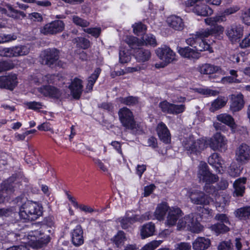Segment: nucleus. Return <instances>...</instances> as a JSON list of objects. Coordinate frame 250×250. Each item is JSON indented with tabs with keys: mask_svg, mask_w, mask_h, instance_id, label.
I'll return each mask as SVG.
<instances>
[{
	"mask_svg": "<svg viewBox=\"0 0 250 250\" xmlns=\"http://www.w3.org/2000/svg\"><path fill=\"white\" fill-rule=\"evenodd\" d=\"M136 51L134 53V56L139 62H145L148 61L151 58V52L149 50L143 48L137 47L135 48Z\"/></svg>",
	"mask_w": 250,
	"mask_h": 250,
	"instance_id": "c85d7f7f",
	"label": "nucleus"
},
{
	"mask_svg": "<svg viewBox=\"0 0 250 250\" xmlns=\"http://www.w3.org/2000/svg\"><path fill=\"white\" fill-rule=\"evenodd\" d=\"M37 90L42 95L53 99H59L62 94L58 88L50 85H43L39 87Z\"/></svg>",
	"mask_w": 250,
	"mask_h": 250,
	"instance_id": "f3484780",
	"label": "nucleus"
},
{
	"mask_svg": "<svg viewBox=\"0 0 250 250\" xmlns=\"http://www.w3.org/2000/svg\"><path fill=\"white\" fill-rule=\"evenodd\" d=\"M14 63L10 61H3L0 62V73L7 71L13 68Z\"/></svg>",
	"mask_w": 250,
	"mask_h": 250,
	"instance_id": "603ef678",
	"label": "nucleus"
},
{
	"mask_svg": "<svg viewBox=\"0 0 250 250\" xmlns=\"http://www.w3.org/2000/svg\"><path fill=\"white\" fill-rule=\"evenodd\" d=\"M6 8L0 6V13L5 14L15 20H21L26 17V14L21 11L15 9L10 4H6Z\"/></svg>",
	"mask_w": 250,
	"mask_h": 250,
	"instance_id": "2eb2a0df",
	"label": "nucleus"
},
{
	"mask_svg": "<svg viewBox=\"0 0 250 250\" xmlns=\"http://www.w3.org/2000/svg\"><path fill=\"white\" fill-rule=\"evenodd\" d=\"M14 191L13 183L11 182L10 179L3 181L0 185V204L4 202L8 199Z\"/></svg>",
	"mask_w": 250,
	"mask_h": 250,
	"instance_id": "dca6fc26",
	"label": "nucleus"
},
{
	"mask_svg": "<svg viewBox=\"0 0 250 250\" xmlns=\"http://www.w3.org/2000/svg\"><path fill=\"white\" fill-rule=\"evenodd\" d=\"M186 191V196L190 200L192 203L200 205H208L213 200L208 195L201 190L195 189H184L183 192Z\"/></svg>",
	"mask_w": 250,
	"mask_h": 250,
	"instance_id": "20e7f679",
	"label": "nucleus"
},
{
	"mask_svg": "<svg viewBox=\"0 0 250 250\" xmlns=\"http://www.w3.org/2000/svg\"><path fill=\"white\" fill-rule=\"evenodd\" d=\"M207 146H209L213 150L222 151L227 148V140L225 137L219 133H216L212 137L206 141Z\"/></svg>",
	"mask_w": 250,
	"mask_h": 250,
	"instance_id": "6e6552de",
	"label": "nucleus"
},
{
	"mask_svg": "<svg viewBox=\"0 0 250 250\" xmlns=\"http://www.w3.org/2000/svg\"><path fill=\"white\" fill-rule=\"evenodd\" d=\"M212 35H220L222 34L224 31V28L221 25L216 24L212 27L210 28Z\"/></svg>",
	"mask_w": 250,
	"mask_h": 250,
	"instance_id": "680f3d73",
	"label": "nucleus"
},
{
	"mask_svg": "<svg viewBox=\"0 0 250 250\" xmlns=\"http://www.w3.org/2000/svg\"><path fill=\"white\" fill-rule=\"evenodd\" d=\"M186 43L195 48L196 51L198 52L204 51H208L209 53L213 52L209 44L204 40L197 38L196 36H191L186 40Z\"/></svg>",
	"mask_w": 250,
	"mask_h": 250,
	"instance_id": "9d476101",
	"label": "nucleus"
},
{
	"mask_svg": "<svg viewBox=\"0 0 250 250\" xmlns=\"http://www.w3.org/2000/svg\"><path fill=\"white\" fill-rule=\"evenodd\" d=\"M142 40L143 41H141L135 37L130 36L126 38V42L132 49L137 48V47L144 44L153 46H155L157 45L155 37L152 34L144 35Z\"/></svg>",
	"mask_w": 250,
	"mask_h": 250,
	"instance_id": "0eeeda50",
	"label": "nucleus"
},
{
	"mask_svg": "<svg viewBox=\"0 0 250 250\" xmlns=\"http://www.w3.org/2000/svg\"><path fill=\"white\" fill-rule=\"evenodd\" d=\"M64 28L63 22L60 20H56L47 23L41 28L40 32L44 35H53L61 32Z\"/></svg>",
	"mask_w": 250,
	"mask_h": 250,
	"instance_id": "9b49d317",
	"label": "nucleus"
},
{
	"mask_svg": "<svg viewBox=\"0 0 250 250\" xmlns=\"http://www.w3.org/2000/svg\"><path fill=\"white\" fill-rule=\"evenodd\" d=\"M119 120L122 125L126 129L133 132L141 129L140 125L135 121L132 112L128 108L124 107L118 111Z\"/></svg>",
	"mask_w": 250,
	"mask_h": 250,
	"instance_id": "7ed1b4c3",
	"label": "nucleus"
},
{
	"mask_svg": "<svg viewBox=\"0 0 250 250\" xmlns=\"http://www.w3.org/2000/svg\"><path fill=\"white\" fill-rule=\"evenodd\" d=\"M222 160L220 158L219 154L217 153H214L211 154L208 159L209 164L217 169L221 167Z\"/></svg>",
	"mask_w": 250,
	"mask_h": 250,
	"instance_id": "ea45409f",
	"label": "nucleus"
},
{
	"mask_svg": "<svg viewBox=\"0 0 250 250\" xmlns=\"http://www.w3.org/2000/svg\"><path fill=\"white\" fill-rule=\"evenodd\" d=\"M184 148L190 153H197L207 147L204 139H196L193 136L186 138L183 142Z\"/></svg>",
	"mask_w": 250,
	"mask_h": 250,
	"instance_id": "423d86ee",
	"label": "nucleus"
},
{
	"mask_svg": "<svg viewBox=\"0 0 250 250\" xmlns=\"http://www.w3.org/2000/svg\"><path fill=\"white\" fill-rule=\"evenodd\" d=\"M212 35L210 28H207L205 29H202L196 33L195 34L192 35L193 36H196L197 38H200L204 40L205 38H208L209 36Z\"/></svg>",
	"mask_w": 250,
	"mask_h": 250,
	"instance_id": "4d7b16f0",
	"label": "nucleus"
},
{
	"mask_svg": "<svg viewBox=\"0 0 250 250\" xmlns=\"http://www.w3.org/2000/svg\"><path fill=\"white\" fill-rule=\"evenodd\" d=\"M236 160L242 164L247 163L250 159V148L246 144L240 145L236 150Z\"/></svg>",
	"mask_w": 250,
	"mask_h": 250,
	"instance_id": "4468645a",
	"label": "nucleus"
},
{
	"mask_svg": "<svg viewBox=\"0 0 250 250\" xmlns=\"http://www.w3.org/2000/svg\"><path fill=\"white\" fill-rule=\"evenodd\" d=\"M198 177L200 181L206 183L205 188L206 192L209 194L216 195V190L214 187L210 185V184L215 183L218 180V177L212 174L208 169L207 164L201 162L199 166ZM229 197H224L223 195L216 196L215 197V207L218 211H222L224 209L225 206L228 204Z\"/></svg>",
	"mask_w": 250,
	"mask_h": 250,
	"instance_id": "f257e3e1",
	"label": "nucleus"
},
{
	"mask_svg": "<svg viewBox=\"0 0 250 250\" xmlns=\"http://www.w3.org/2000/svg\"><path fill=\"white\" fill-rule=\"evenodd\" d=\"M175 250H191V245L188 242H180L175 244Z\"/></svg>",
	"mask_w": 250,
	"mask_h": 250,
	"instance_id": "052dcab7",
	"label": "nucleus"
},
{
	"mask_svg": "<svg viewBox=\"0 0 250 250\" xmlns=\"http://www.w3.org/2000/svg\"><path fill=\"white\" fill-rule=\"evenodd\" d=\"M18 57L28 55L30 51V47L27 45H16Z\"/></svg>",
	"mask_w": 250,
	"mask_h": 250,
	"instance_id": "c03bdc74",
	"label": "nucleus"
},
{
	"mask_svg": "<svg viewBox=\"0 0 250 250\" xmlns=\"http://www.w3.org/2000/svg\"><path fill=\"white\" fill-rule=\"evenodd\" d=\"M185 110L184 104L177 105L172 104L171 110L169 114H178L183 112Z\"/></svg>",
	"mask_w": 250,
	"mask_h": 250,
	"instance_id": "5fc2aeb1",
	"label": "nucleus"
},
{
	"mask_svg": "<svg viewBox=\"0 0 250 250\" xmlns=\"http://www.w3.org/2000/svg\"><path fill=\"white\" fill-rule=\"evenodd\" d=\"M196 91L198 93L206 96H214L218 94L217 91L213 90L208 88H199L196 89Z\"/></svg>",
	"mask_w": 250,
	"mask_h": 250,
	"instance_id": "8fccbe9b",
	"label": "nucleus"
},
{
	"mask_svg": "<svg viewBox=\"0 0 250 250\" xmlns=\"http://www.w3.org/2000/svg\"><path fill=\"white\" fill-rule=\"evenodd\" d=\"M167 22L170 27L177 31H181L184 28L183 19L179 16L171 15L167 19Z\"/></svg>",
	"mask_w": 250,
	"mask_h": 250,
	"instance_id": "393cba45",
	"label": "nucleus"
},
{
	"mask_svg": "<svg viewBox=\"0 0 250 250\" xmlns=\"http://www.w3.org/2000/svg\"><path fill=\"white\" fill-rule=\"evenodd\" d=\"M243 31V26L235 23L227 27L226 29V34L229 41L231 42L234 43L242 37Z\"/></svg>",
	"mask_w": 250,
	"mask_h": 250,
	"instance_id": "1a4fd4ad",
	"label": "nucleus"
},
{
	"mask_svg": "<svg viewBox=\"0 0 250 250\" xmlns=\"http://www.w3.org/2000/svg\"><path fill=\"white\" fill-rule=\"evenodd\" d=\"M182 210L178 208H172L169 209L166 224L168 226L176 224L178 219L183 215Z\"/></svg>",
	"mask_w": 250,
	"mask_h": 250,
	"instance_id": "412c9836",
	"label": "nucleus"
},
{
	"mask_svg": "<svg viewBox=\"0 0 250 250\" xmlns=\"http://www.w3.org/2000/svg\"><path fill=\"white\" fill-rule=\"evenodd\" d=\"M210 245V240L204 237H198L192 242L193 250H205Z\"/></svg>",
	"mask_w": 250,
	"mask_h": 250,
	"instance_id": "cd10ccee",
	"label": "nucleus"
},
{
	"mask_svg": "<svg viewBox=\"0 0 250 250\" xmlns=\"http://www.w3.org/2000/svg\"><path fill=\"white\" fill-rule=\"evenodd\" d=\"M172 104L167 102V101H164L159 104V107L163 112L168 113L171 110Z\"/></svg>",
	"mask_w": 250,
	"mask_h": 250,
	"instance_id": "0e129e2a",
	"label": "nucleus"
},
{
	"mask_svg": "<svg viewBox=\"0 0 250 250\" xmlns=\"http://www.w3.org/2000/svg\"><path fill=\"white\" fill-rule=\"evenodd\" d=\"M34 234L33 239L31 240L32 241L31 244L33 247L37 249L42 248L43 246L46 245L50 241V237L47 235H43L40 233V237L37 235L39 234V231H35Z\"/></svg>",
	"mask_w": 250,
	"mask_h": 250,
	"instance_id": "a878e982",
	"label": "nucleus"
},
{
	"mask_svg": "<svg viewBox=\"0 0 250 250\" xmlns=\"http://www.w3.org/2000/svg\"><path fill=\"white\" fill-rule=\"evenodd\" d=\"M17 39V36L15 34H0V44L4 43L15 41Z\"/></svg>",
	"mask_w": 250,
	"mask_h": 250,
	"instance_id": "de8ad7c7",
	"label": "nucleus"
},
{
	"mask_svg": "<svg viewBox=\"0 0 250 250\" xmlns=\"http://www.w3.org/2000/svg\"><path fill=\"white\" fill-rule=\"evenodd\" d=\"M246 180L247 179L246 178H240L236 180L234 183V193L236 195V196L243 195L245 189L244 185L246 182Z\"/></svg>",
	"mask_w": 250,
	"mask_h": 250,
	"instance_id": "f704fd0d",
	"label": "nucleus"
},
{
	"mask_svg": "<svg viewBox=\"0 0 250 250\" xmlns=\"http://www.w3.org/2000/svg\"><path fill=\"white\" fill-rule=\"evenodd\" d=\"M245 241L241 238H237L235 240V246L237 250H243L247 246L245 245Z\"/></svg>",
	"mask_w": 250,
	"mask_h": 250,
	"instance_id": "338daca9",
	"label": "nucleus"
},
{
	"mask_svg": "<svg viewBox=\"0 0 250 250\" xmlns=\"http://www.w3.org/2000/svg\"><path fill=\"white\" fill-rule=\"evenodd\" d=\"M218 250H232V246L230 241L221 242L218 246Z\"/></svg>",
	"mask_w": 250,
	"mask_h": 250,
	"instance_id": "774afa93",
	"label": "nucleus"
},
{
	"mask_svg": "<svg viewBox=\"0 0 250 250\" xmlns=\"http://www.w3.org/2000/svg\"><path fill=\"white\" fill-rule=\"evenodd\" d=\"M227 100L225 98H217L211 104L210 110L214 111L224 106L227 103Z\"/></svg>",
	"mask_w": 250,
	"mask_h": 250,
	"instance_id": "37998d69",
	"label": "nucleus"
},
{
	"mask_svg": "<svg viewBox=\"0 0 250 250\" xmlns=\"http://www.w3.org/2000/svg\"><path fill=\"white\" fill-rule=\"evenodd\" d=\"M240 171V168L237 167V165L235 162L231 164L229 170V173L231 176L236 177L238 176Z\"/></svg>",
	"mask_w": 250,
	"mask_h": 250,
	"instance_id": "6e6d98bb",
	"label": "nucleus"
},
{
	"mask_svg": "<svg viewBox=\"0 0 250 250\" xmlns=\"http://www.w3.org/2000/svg\"><path fill=\"white\" fill-rule=\"evenodd\" d=\"M0 56L6 58L18 57L16 46L0 48Z\"/></svg>",
	"mask_w": 250,
	"mask_h": 250,
	"instance_id": "e433bc0d",
	"label": "nucleus"
},
{
	"mask_svg": "<svg viewBox=\"0 0 250 250\" xmlns=\"http://www.w3.org/2000/svg\"><path fill=\"white\" fill-rule=\"evenodd\" d=\"M126 239L125 234L123 231H119L112 239V241L114 244L117 247H119L122 245Z\"/></svg>",
	"mask_w": 250,
	"mask_h": 250,
	"instance_id": "79ce46f5",
	"label": "nucleus"
},
{
	"mask_svg": "<svg viewBox=\"0 0 250 250\" xmlns=\"http://www.w3.org/2000/svg\"><path fill=\"white\" fill-rule=\"evenodd\" d=\"M132 27L134 33L137 35L144 32L146 30V26L141 22L135 23L132 25Z\"/></svg>",
	"mask_w": 250,
	"mask_h": 250,
	"instance_id": "bf43d9fd",
	"label": "nucleus"
},
{
	"mask_svg": "<svg viewBox=\"0 0 250 250\" xmlns=\"http://www.w3.org/2000/svg\"><path fill=\"white\" fill-rule=\"evenodd\" d=\"M193 12L199 16H208L213 13V10L206 4H197L193 8Z\"/></svg>",
	"mask_w": 250,
	"mask_h": 250,
	"instance_id": "473e14b6",
	"label": "nucleus"
},
{
	"mask_svg": "<svg viewBox=\"0 0 250 250\" xmlns=\"http://www.w3.org/2000/svg\"><path fill=\"white\" fill-rule=\"evenodd\" d=\"M156 131L160 139L166 144L170 141V134L166 125L161 122L157 127Z\"/></svg>",
	"mask_w": 250,
	"mask_h": 250,
	"instance_id": "5701e85b",
	"label": "nucleus"
},
{
	"mask_svg": "<svg viewBox=\"0 0 250 250\" xmlns=\"http://www.w3.org/2000/svg\"><path fill=\"white\" fill-rule=\"evenodd\" d=\"M28 18L34 21L42 22L43 20V18L41 14L38 12H33L29 14Z\"/></svg>",
	"mask_w": 250,
	"mask_h": 250,
	"instance_id": "69168bd1",
	"label": "nucleus"
},
{
	"mask_svg": "<svg viewBox=\"0 0 250 250\" xmlns=\"http://www.w3.org/2000/svg\"><path fill=\"white\" fill-rule=\"evenodd\" d=\"M217 120L229 126L232 131H234L236 125L233 117L227 113H222L217 116Z\"/></svg>",
	"mask_w": 250,
	"mask_h": 250,
	"instance_id": "7c9ffc66",
	"label": "nucleus"
},
{
	"mask_svg": "<svg viewBox=\"0 0 250 250\" xmlns=\"http://www.w3.org/2000/svg\"><path fill=\"white\" fill-rule=\"evenodd\" d=\"M236 217L240 220H246L250 219V207L247 206L237 209L235 211Z\"/></svg>",
	"mask_w": 250,
	"mask_h": 250,
	"instance_id": "4c0bfd02",
	"label": "nucleus"
},
{
	"mask_svg": "<svg viewBox=\"0 0 250 250\" xmlns=\"http://www.w3.org/2000/svg\"><path fill=\"white\" fill-rule=\"evenodd\" d=\"M151 219H153V217L149 212H146L145 214L142 215L141 218L138 215H132L129 216L128 213H126L125 216L119 219V222H120L122 228L123 229H126L135 222L140 220H147Z\"/></svg>",
	"mask_w": 250,
	"mask_h": 250,
	"instance_id": "f8f14e48",
	"label": "nucleus"
},
{
	"mask_svg": "<svg viewBox=\"0 0 250 250\" xmlns=\"http://www.w3.org/2000/svg\"><path fill=\"white\" fill-rule=\"evenodd\" d=\"M189 217L188 230L195 233L202 232L204 228L197 220V215L191 213L189 214Z\"/></svg>",
	"mask_w": 250,
	"mask_h": 250,
	"instance_id": "4be33fe9",
	"label": "nucleus"
},
{
	"mask_svg": "<svg viewBox=\"0 0 250 250\" xmlns=\"http://www.w3.org/2000/svg\"><path fill=\"white\" fill-rule=\"evenodd\" d=\"M24 199L17 198V203L19 206V216L24 221H32L37 219L42 213L41 206L31 201L24 202Z\"/></svg>",
	"mask_w": 250,
	"mask_h": 250,
	"instance_id": "f03ea898",
	"label": "nucleus"
},
{
	"mask_svg": "<svg viewBox=\"0 0 250 250\" xmlns=\"http://www.w3.org/2000/svg\"><path fill=\"white\" fill-rule=\"evenodd\" d=\"M56 78L57 76L54 75L48 74L45 76L39 75L36 78H34L33 81L34 83L37 84L53 83L55 82Z\"/></svg>",
	"mask_w": 250,
	"mask_h": 250,
	"instance_id": "72a5a7b5",
	"label": "nucleus"
},
{
	"mask_svg": "<svg viewBox=\"0 0 250 250\" xmlns=\"http://www.w3.org/2000/svg\"><path fill=\"white\" fill-rule=\"evenodd\" d=\"M177 51L181 56L189 59H197L200 57L199 52L188 46L185 47H178Z\"/></svg>",
	"mask_w": 250,
	"mask_h": 250,
	"instance_id": "bb28decb",
	"label": "nucleus"
},
{
	"mask_svg": "<svg viewBox=\"0 0 250 250\" xmlns=\"http://www.w3.org/2000/svg\"><path fill=\"white\" fill-rule=\"evenodd\" d=\"M163 242L162 240H153L146 244L140 250H154Z\"/></svg>",
	"mask_w": 250,
	"mask_h": 250,
	"instance_id": "a18cd8bd",
	"label": "nucleus"
},
{
	"mask_svg": "<svg viewBox=\"0 0 250 250\" xmlns=\"http://www.w3.org/2000/svg\"><path fill=\"white\" fill-rule=\"evenodd\" d=\"M83 231L81 226L77 225L72 232V242L75 246L83 244Z\"/></svg>",
	"mask_w": 250,
	"mask_h": 250,
	"instance_id": "c756f323",
	"label": "nucleus"
},
{
	"mask_svg": "<svg viewBox=\"0 0 250 250\" xmlns=\"http://www.w3.org/2000/svg\"><path fill=\"white\" fill-rule=\"evenodd\" d=\"M42 63L50 67L55 64L59 58V51L55 49H48L43 53Z\"/></svg>",
	"mask_w": 250,
	"mask_h": 250,
	"instance_id": "ddd939ff",
	"label": "nucleus"
},
{
	"mask_svg": "<svg viewBox=\"0 0 250 250\" xmlns=\"http://www.w3.org/2000/svg\"><path fill=\"white\" fill-rule=\"evenodd\" d=\"M225 223H217L212 226L211 228L213 230L217 233H224L229 231V229Z\"/></svg>",
	"mask_w": 250,
	"mask_h": 250,
	"instance_id": "49530a36",
	"label": "nucleus"
},
{
	"mask_svg": "<svg viewBox=\"0 0 250 250\" xmlns=\"http://www.w3.org/2000/svg\"><path fill=\"white\" fill-rule=\"evenodd\" d=\"M17 84V77L15 74L0 78V87L13 90Z\"/></svg>",
	"mask_w": 250,
	"mask_h": 250,
	"instance_id": "6ab92c4d",
	"label": "nucleus"
},
{
	"mask_svg": "<svg viewBox=\"0 0 250 250\" xmlns=\"http://www.w3.org/2000/svg\"><path fill=\"white\" fill-rule=\"evenodd\" d=\"M118 102L128 106H133L138 103V98L134 96L119 97L117 99Z\"/></svg>",
	"mask_w": 250,
	"mask_h": 250,
	"instance_id": "58836bf2",
	"label": "nucleus"
},
{
	"mask_svg": "<svg viewBox=\"0 0 250 250\" xmlns=\"http://www.w3.org/2000/svg\"><path fill=\"white\" fill-rule=\"evenodd\" d=\"M69 88L73 97L75 99H79L83 90L82 81L77 78H74L69 85Z\"/></svg>",
	"mask_w": 250,
	"mask_h": 250,
	"instance_id": "aec40b11",
	"label": "nucleus"
},
{
	"mask_svg": "<svg viewBox=\"0 0 250 250\" xmlns=\"http://www.w3.org/2000/svg\"><path fill=\"white\" fill-rule=\"evenodd\" d=\"M189 218V215H188L179 219L177 223V229L178 230H180L185 229L188 230Z\"/></svg>",
	"mask_w": 250,
	"mask_h": 250,
	"instance_id": "09e8293b",
	"label": "nucleus"
},
{
	"mask_svg": "<svg viewBox=\"0 0 250 250\" xmlns=\"http://www.w3.org/2000/svg\"><path fill=\"white\" fill-rule=\"evenodd\" d=\"M155 227L153 223L149 222L144 225L141 229L140 234L142 239L151 236L154 234Z\"/></svg>",
	"mask_w": 250,
	"mask_h": 250,
	"instance_id": "2f4dec72",
	"label": "nucleus"
},
{
	"mask_svg": "<svg viewBox=\"0 0 250 250\" xmlns=\"http://www.w3.org/2000/svg\"><path fill=\"white\" fill-rule=\"evenodd\" d=\"M72 20L73 22L77 25L80 26L82 27H86L89 25L90 23L86 20L81 18L77 16H73L72 17Z\"/></svg>",
	"mask_w": 250,
	"mask_h": 250,
	"instance_id": "3c124183",
	"label": "nucleus"
},
{
	"mask_svg": "<svg viewBox=\"0 0 250 250\" xmlns=\"http://www.w3.org/2000/svg\"><path fill=\"white\" fill-rule=\"evenodd\" d=\"M230 105V109L233 112L240 110L244 106V102L243 96L242 94H233L231 95V100Z\"/></svg>",
	"mask_w": 250,
	"mask_h": 250,
	"instance_id": "b1692460",
	"label": "nucleus"
},
{
	"mask_svg": "<svg viewBox=\"0 0 250 250\" xmlns=\"http://www.w3.org/2000/svg\"><path fill=\"white\" fill-rule=\"evenodd\" d=\"M83 31L95 38H98L101 34V29L100 27H94L84 29Z\"/></svg>",
	"mask_w": 250,
	"mask_h": 250,
	"instance_id": "13d9d810",
	"label": "nucleus"
},
{
	"mask_svg": "<svg viewBox=\"0 0 250 250\" xmlns=\"http://www.w3.org/2000/svg\"><path fill=\"white\" fill-rule=\"evenodd\" d=\"M73 42L76 43V45L83 49L88 48L90 45V42L88 39L83 37H77L73 40Z\"/></svg>",
	"mask_w": 250,
	"mask_h": 250,
	"instance_id": "a19ab883",
	"label": "nucleus"
},
{
	"mask_svg": "<svg viewBox=\"0 0 250 250\" xmlns=\"http://www.w3.org/2000/svg\"><path fill=\"white\" fill-rule=\"evenodd\" d=\"M156 53L158 58L163 61L161 63L155 64V67L157 68H163L175 60V53L167 46L158 48L156 50Z\"/></svg>",
	"mask_w": 250,
	"mask_h": 250,
	"instance_id": "39448f33",
	"label": "nucleus"
},
{
	"mask_svg": "<svg viewBox=\"0 0 250 250\" xmlns=\"http://www.w3.org/2000/svg\"><path fill=\"white\" fill-rule=\"evenodd\" d=\"M131 56L125 50H120L119 52V62L121 63H125L129 62L131 60Z\"/></svg>",
	"mask_w": 250,
	"mask_h": 250,
	"instance_id": "864d4df0",
	"label": "nucleus"
},
{
	"mask_svg": "<svg viewBox=\"0 0 250 250\" xmlns=\"http://www.w3.org/2000/svg\"><path fill=\"white\" fill-rule=\"evenodd\" d=\"M169 207L166 203L160 204L156 208L154 212V216L158 220H163L167 211H168Z\"/></svg>",
	"mask_w": 250,
	"mask_h": 250,
	"instance_id": "c9c22d12",
	"label": "nucleus"
},
{
	"mask_svg": "<svg viewBox=\"0 0 250 250\" xmlns=\"http://www.w3.org/2000/svg\"><path fill=\"white\" fill-rule=\"evenodd\" d=\"M26 105L30 109L37 110L42 108V104L41 102H30L25 103Z\"/></svg>",
	"mask_w": 250,
	"mask_h": 250,
	"instance_id": "e2e57ef3",
	"label": "nucleus"
},
{
	"mask_svg": "<svg viewBox=\"0 0 250 250\" xmlns=\"http://www.w3.org/2000/svg\"><path fill=\"white\" fill-rule=\"evenodd\" d=\"M198 70L201 74L211 75L219 74L225 75V72L220 66L215 65L210 63H204L198 67Z\"/></svg>",
	"mask_w": 250,
	"mask_h": 250,
	"instance_id": "a211bd4d",
	"label": "nucleus"
}]
</instances>
